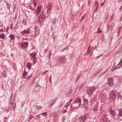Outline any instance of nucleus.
<instances>
[{"instance_id": "0e129e2a", "label": "nucleus", "mask_w": 122, "mask_h": 122, "mask_svg": "<svg viewBox=\"0 0 122 122\" xmlns=\"http://www.w3.org/2000/svg\"><path fill=\"white\" fill-rule=\"evenodd\" d=\"M120 20L121 21L122 20V16L120 18Z\"/></svg>"}, {"instance_id": "423d86ee", "label": "nucleus", "mask_w": 122, "mask_h": 122, "mask_svg": "<svg viewBox=\"0 0 122 122\" xmlns=\"http://www.w3.org/2000/svg\"><path fill=\"white\" fill-rule=\"evenodd\" d=\"M22 34H29L30 33V29H28L24 30H23L21 32Z\"/></svg>"}, {"instance_id": "1a4fd4ad", "label": "nucleus", "mask_w": 122, "mask_h": 122, "mask_svg": "<svg viewBox=\"0 0 122 122\" xmlns=\"http://www.w3.org/2000/svg\"><path fill=\"white\" fill-rule=\"evenodd\" d=\"M41 6L40 5L38 6L37 8V13L38 14L37 15H39V14H40V12H41Z\"/></svg>"}, {"instance_id": "49530a36", "label": "nucleus", "mask_w": 122, "mask_h": 122, "mask_svg": "<svg viewBox=\"0 0 122 122\" xmlns=\"http://www.w3.org/2000/svg\"><path fill=\"white\" fill-rule=\"evenodd\" d=\"M7 119V117H6L4 119V122H7V121H6V119Z\"/></svg>"}, {"instance_id": "774afa93", "label": "nucleus", "mask_w": 122, "mask_h": 122, "mask_svg": "<svg viewBox=\"0 0 122 122\" xmlns=\"http://www.w3.org/2000/svg\"><path fill=\"white\" fill-rule=\"evenodd\" d=\"M119 64H121V65L122 64V62H121V61H120Z\"/></svg>"}, {"instance_id": "2f4dec72", "label": "nucleus", "mask_w": 122, "mask_h": 122, "mask_svg": "<svg viewBox=\"0 0 122 122\" xmlns=\"http://www.w3.org/2000/svg\"><path fill=\"white\" fill-rule=\"evenodd\" d=\"M72 91V89H71L70 90L69 94L68 95V97H69V96L71 94V92Z\"/></svg>"}, {"instance_id": "3c124183", "label": "nucleus", "mask_w": 122, "mask_h": 122, "mask_svg": "<svg viewBox=\"0 0 122 122\" xmlns=\"http://www.w3.org/2000/svg\"><path fill=\"white\" fill-rule=\"evenodd\" d=\"M9 29V27H7V28L6 29V31H8Z\"/></svg>"}, {"instance_id": "5701e85b", "label": "nucleus", "mask_w": 122, "mask_h": 122, "mask_svg": "<svg viewBox=\"0 0 122 122\" xmlns=\"http://www.w3.org/2000/svg\"><path fill=\"white\" fill-rule=\"evenodd\" d=\"M90 47L89 46L88 47V49L87 50V52L86 53V54L87 55H88V54H89V53L90 52Z\"/></svg>"}, {"instance_id": "7c9ffc66", "label": "nucleus", "mask_w": 122, "mask_h": 122, "mask_svg": "<svg viewBox=\"0 0 122 122\" xmlns=\"http://www.w3.org/2000/svg\"><path fill=\"white\" fill-rule=\"evenodd\" d=\"M40 117L39 115H36L35 117L36 118V120L37 119H39L40 118Z\"/></svg>"}, {"instance_id": "13d9d810", "label": "nucleus", "mask_w": 122, "mask_h": 122, "mask_svg": "<svg viewBox=\"0 0 122 122\" xmlns=\"http://www.w3.org/2000/svg\"><path fill=\"white\" fill-rule=\"evenodd\" d=\"M107 27L108 30H109V27H110L109 25H108Z\"/></svg>"}, {"instance_id": "bb28decb", "label": "nucleus", "mask_w": 122, "mask_h": 122, "mask_svg": "<svg viewBox=\"0 0 122 122\" xmlns=\"http://www.w3.org/2000/svg\"><path fill=\"white\" fill-rule=\"evenodd\" d=\"M72 100H72V99H71V100H70V101H69V102H68V103H67V105H66V107H67V106H69V104L70 103H71V102L72 101Z\"/></svg>"}, {"instance_id": "e2e57ef3", "label": "nucleus", "mask_w": 122, "mask_h": 122, "mask_svg": "<svg viewBox=\"0 0 122 122\" xmlns=\"http://www.w3.org/2000/svg\"><path fill=\"white\" fill-rule=\"evenodd\" d=\"M93 48V47H92V50H94V49H95L96 48V46H95V48Z\"/></svg>"}, {"instance_id": "4be33fe9", "label": "nucleus", "mask_w": 122, "mask_h": 122, "mask_svg": "<svg viewBox=\"0 0 122 122\" xmlns=\"http://www.w3.org/2000/svg\"><path fill=\"white\" fill-rule=\"evenodd\" d=\"M27 74V72H26L25 70H24V71L23 72V78L24 77H25L26 76V75Z\"/></svg>"}, {"instance_id": "4d7b16f0", "label": "nucleus", "mask_w": 122, "mask_h": 122, "mask_svg": "<svg viewBox=\"0 0 122 122\" xmlns=\"http://www.w3.org/2000/svg\"><path fill=\"white\" fill-rule=\"evenodd\" d=\"M12 96H11L10 97V99H9V100H10L11 101H12Z\"/></svg>"}, {"instance_id": "09e8293b", "label": "nucleus", "mask_w": 122, "mask_h": 122, "mask_svg": "<svg viewBox=\"0 0 122 122\" xmlns=\"http://www.w3.org/2000/svg\"><path fill=\"white\" fill-rule=\"evenodd\" d=\"M29 7L31 10H34V9H33L32 8L31 6V5H29Z\"/></svg>"}, {"instance_id": "c756f323", "label": "nucleus", "mask_w": 122, "mask_h": 122, "mask_svg": "<svg viewBox=\"0 0 122 122\" xmlns=\"http://www.w3.org/2000/svg\"><path fill=\"white\" fill-rule=\"evenodd\" d=\"M0 10L2 11V12L3 13H4L5 12V10H3V8H2L1 9H0Z\"/></svg>"}, {"instance_id": "39448f33", "label": "nucleus", "mask_w": 122, "mask_h": 122, "mask_svg": "<svg viewBox=\"0 0 122 122\" xmlns=\"http://www.w3.org/2000/svg\"><path fill=\"white\" fill-rule=\"evenodd\" d=\"M28 43L25 42L23 43L21 45V47L24 49L28 47Z\"/></svg>"}, {"instance_id": "dca6fc26", "label": "nucleus", "mask_w": 122, "mask_h": 122, "mask_svg": "<svg viewBox=\"0 0 122 122\" xmlns=\"http://www.w3.org/2000/svg\"><path fill=\"white\" fill-rule=\"evenodd\" d=\"M33 118V116L32 115L30 114V115L28 119V121L29 122H30L31 120Z\"/></svg>"}, {"instance_id": "6e6552de", "label": "nucleus", "mask_w": 122, "mask_h": 122, "mask_svg": "<svg viewBox=\"0 0 122 122\" xmlns=\"http://www.w3.org/2000/svg\"><path fill=\"white\" fill-rule=\"evenodd\" d=\"M39 33V29L37 27L35 28V35L38 34Z\"/></svg>"}, {"instance_id": "680f3d73", "label": "nucleus", "mask_w": 122, "mask_h": 122, "mask_svg": "<svg viewBox=\"0 0 122 122\" xmlns=\"http://www.w3.org/2000/svg\"><path fill=\"white\" fill-rule=\"evenodd\" d=\"M13 27V25L12 24H11L10 25V29H11L12 28V27Z\"/></svg>"}, {"instance_id": "a211bd4d", "label": "nucleus", "mask_w": 122, "mask_h": 122, "mask_svg": "<svg viewBox=\"0 0 122 122\" xmlns=\"http://www.w3.org/2000/svg\"><path fill=\"white\" fill-rule=\"evenodd\" d=\"M5 36L3 33H2L0 34V38L3 39H4Z\"/></svg>"}, {"instance_id": "4468645a", "label": "nucleus", "mask_w": 122, "mask_h": 122, "mask_svg": "<svg viewBox=\"0 0 122 122\" xmlns=\"http://www.w3.org/2000/svg\"><path fill=\"white\" fill-rule=\"evenodd\" d=\"M85 84L84 83H83L82 84L81 86H77V87L76 88L77 89H78V90H80L81 89L82 87Z\"/></svg>"}, {"instance_id": "f704fd0d", "label": "nucleus", "mask_w": 122, "mask_h": 122, "mask_svg": "<svg viewBox=\"0 0 122 122\" xmlns=\"http://www.w3.org/2000/svg\"><path fill=\"white\" fill-rule=\"evenodd\" d=\"M34 5L35 7L37 5V4L36 3V2L35 0L33 2Z\"/></svg>"}, {"instance_id": "bf43d9fd", "label": "nucleus", "mask_w": 122, "mask_h": 122, "mask_svg": "<svg viewBox=\"0 0 122 122\" xmlns=\"http://www.w3.org/2000/svg\"><path fill=\"white\" fill-rule=\"evenodd\" d=\"M120 11L122 10V6H121L119 8Z\"/></svg>"}, {"instance_id": "c03bdc74", "label": "nucleus", "mask_w": 122, "mask_h": 122, "mask_svg": "<svg viewBox=\"0 0 122 122\" xmlns=\"http://www.w3.org/2000/svg\"><path fill=\"white\" fill-rule=\"evenodd\" d=\"M43 20L42 19H39V22L40 23H41L43 21H42Z\"/></svg>"}, {"instance_id": "20e7f679", "label": "nucleus", "mask_w": 122, "mask_h": 122, "mask_svg": "<svg viewBox=\"0 0 122 122\" xmlns=\"http://www.w3.org/2000/svg\"><path fill=\"white\" fill-rule=\"evenodd\" d=\"M102 118L104 122H106L108 120L107 118V116L106 115H103L102 116Z\"/></svg>"}, {"instance_id": "69168bd1", "label": "nucleus", "mask_w": 122, "mask_h": 122, "mask_svg": "<svg viewBox=\"0 0 122 122\" xmlns=\"http://www.w3.org/2000/svg\"><path fill=\"white\" fill-rule=\"evenodd\" d=\"M67 112V111L66 110H64V111L63 112L64 113H65V112Z\"/></svg>"}, {"instance_id": "72a5a7b5", "label": "nucleus", "mask_w": 122, "mask_h": 122, "mask_svg": "<svg viewBox=\"0 0 122 122\" xmlns=\"http://www.w3.org/2000/svg\"><path fill=\"white\" fill-rule=\"evenodd\" d=\"M51 50L49 52V55L48 56V58H50V57L51 56Z\"/></svg>"}, {"instance_id": "c85d7f7f", "label": "nucleus", "mask_w": 122, "mask_h": 122, "mask_svg": "<svg viewBox=\"0 0 122 122\" xmlns=\"http://www.w3.org/2000/svg\"><path fill=\"white\" fill-rule=\"evenodd\" d=\"M83 116V121H82V122H84L85 120V119L84 120V119H85L87 117V116L86 115H85L84 116Z\"/></svg>"}, {"instance_id": "a19ab883", "label": "nucleus", "mask_w": 122, "mask_h": 122, "mask_svg": "<svg viewBox=\"0 0 122 122\" xmlns=\"http://www.w3.org/2000/svg\"><path fill=\"white\" fill-rule=\"evenodd\" d=\"M50 10V9H47V11H46V13H47V15H48V13H49V10Z\"/></svg>"}, {"instance_id": "f3484780", "label": "nucleus", "mask_w": 122, "mask_h": 122, "mask_svg": "<svg viewBox=\"0 0 122 122\" xmlns=\"http://www.w3.org/2000/svg\"><path fill=\"white\" fill-rule=\"evenodd\" d=\"M31 64L30 63H28L27 65V67L29 69H30L31 67Z\"/></svg>"}, {"instance_id": "37998d69", "label": "nucleus", "mask_w": 122, "mask_h": 122, "mask_svg": "<svg viewBox=\"0 0 122 122\" xmlns=\"http://www.w3.org/2000/svg\"><path fill=\"white\" fill-rule=\"evenodd\" d=\"M88 102L87 100L86 99H85L84 100V102L85 103H87Z\"/></svg>"}, {"instance_id": "f03ea898", "label": "nucleus", "mask_w": 122, "mask_h": 122, "mask_svg": "<svg viewBox=\"0 0 122 122\" xmlns=\"http://www.w3.org/2000/svg\"><path fill=\"white\" fill-rule=\"evenodd\" d=\"M96 88L94 87H90L87 88V93L88 95L92 94Z\"/></svg>"}, {"instance_id": "f8f14e48", "label": "nucleus", "mask_w": 122, "mask_h": 122, "mask_svg": "<svg viewBox=\"0 0 122 122\" xmlns=\"http://www.w3.org/2000/svg\"><path fill=\"white\" fill-rule=\"evenodd\" d=\"M51 4L50 3H48V4L46 5V8L47 9H51Z\"/></svg>"}, {"instance_id": "9b49d317", "label": "nucleus", "mask_w": 122, "mask_h": 122, "mask_svg": "<svg viewBox=\"0 0 122 122\" xmlns=\"http://www.w3.org/2000/svg\"><path fill=\"white\" fill-rule=\"evenodd\" d=\"M45 17L44 15H43V14H40V16H39V19H41L43 20L45 18Z\"/></svg>"}, {"instance_id": "2eb2a0df", "label": "nucleus", "mask_w": 122, "mask_h": 122, "mask_svg": "<svg viewBox=\"0 0 122 122\" xmlns=\"http://www.w3.org/2000/svg\"><path fill=\"white\" fill-rule=\"evenodd\" d=\"M109 112L110 113V114L111 115H113L115 112V111L112 110V108H111L110 110V111H109Z\"/></svg>"}, {"instance_id": "c9c22d12", "label": "nucleus", "mask_w": 122, "mask_h": 122, "mask_svg": "<svg viewBox=\"0 0 122 122\" xmlns=\"http://www.w3.org/2000/svg\"><path fill=\"white\" fill-rule=\"evenodd\" d=\"M42 115L44 116H46L47 115V114L46 112H43L42 113Z\"/></svg>"}, {"instance_id": "79ce46f5", "label": "nucleus", "mask_w": 122, "mask_h": 122, "mask_svg": "<svg viewBox=\"0 0 122 122\" xmlns=\"http://www.w3.org/2000/svg\"><path fill=\"white\" fill-rule=\"evenodd\" d=\"M96 101V98L95 97H94L93 100H92V102H95Z\"/></svg>"}, {"instance_id": "ddd939ff", "label": "nucleus", "mask_w": 122, "mask_h": 122, "mask_svg": "<svg viewBox=\"0 0 122 122\" xmlns=\"http://www.w3.org/2000/svg\"><path fill=\"white\" fill-rule=\"evenodd\" d=\"M122 116V109L120 110L119 112V115H118V117H120Z\"/></svg>"}, {"instance_id": "a18cd8bd", "label": "nucleus", "mask_w": 122, "mask_h": 122, "mask_svg": "<svg viewBox=\"0 0 122 122\" xmlns=\"http://www.w3.org/2000/svg\"><path fill=\"white\" fill-rule=\"evenodd\" d=\"M108 81L109 82H113L112 80L111 79H108Z\"/></svg>"}, {"instance_id": "393cba45", "label": "nucleus", "mask_w": 122, "mask_h": 122, "mask_svg": "<svg viewBox=\"0 0 122 122\" xmlns=\"http://www.w3.org/2000/svg\"><path fill=\"white\" fill-rule=\"evenodd\" d=\"M10 39L12 40L14 38V36L13 35H11L9 36Z\"/></svg>"}, {"instance_id": "412c9836", "label": "nucleus", "mask_w": 122, "mask_h": 122, "mask_svg": "<svg viewBox=\"0 0 122 122\" xmlns=\"http://www.w3.org/2000/svg\"><path fill=\"white\" fill-rule=\"evenodd\" d=\"M113 84V82H109L107 84H107V85L110 86H111Z\"/></svg>"}, {"instance_id": "cd10ccee", "label": "nucleus", "mask_w": 122, "mask_h": 122, "mask_svg": "<svg viewBox=\"0 0 122 122\" xmlns=\"http://www.w3.org/2000/svg\"><path fill=\"white\" fill-rule=\"evenodd\" d=\"M5 71H4V73H3L2 75L3 77H4L5 78L6 77L7 75L6 73H5Z\"/></svg>"}, {"instance_id": "5fc2aeb1", "label": "nucleus", "mask_w": 122, "mask_h": 122, "mask_svg": "<svg viewBox=\"0 0 122 122\" xmlns=\"http://www.w3.org/2000/svg\"><path fill=\"white\" fill-rule=\"evenodd\" d=\"M105 3V2H104L102 3V4L101 5V6H103V5H104V4Z\"/></svg>"}, {"instance_id": "0eeeda50", "label": "nucleus", "mask_w": 122, "mask_h": 122, "mask_svg": "<svg viewBox=\"0 0 122 122\" xmlns=\"http://www.w3.org/2000/svg\"><path fill=\"white\" fill-rule=\"evenodd\" d=\"M15 101L14 100H13L12 102L11 103H10L9 104V107H8V108H9L8 109V110L9 111V109L11 107L12 108V107H13V106L14 105V103H15Z\"/></svg>"}, {"instance_id": "de8ad7c7", "label": "nucleus", "mask_w": 122, "mask_h": 122, "mask_svg": "<svg viewBox=\"0 0 122 122\" xmlns=\"http://www.w3.org/2000/svg\"><path fill=\"white\" fill-rule=\"evenodd\" d=\"M55 19H54V20H53L52 21L53 22H52V23H53V24H55Z\"/></svg>"}, {"instance_id": "603ef678", "label": "nucleus", "mask_w": 122, "mask_h": 122, "mask_svg": "<svg viewBox=\"0 0 122 122\" xmlns=\"http://www.w3.org/2000/svg\"><path fill=\"white\" fill-rule=\"evenodd\" d=\"M85 15H84L81 18V20H82L85 17Z\"/></svg>"}, {"instance_id": "6e6d98bb", "label": "nucleus", "mask_w": 122, "mask_h": 122, "mask_svg": "<svg viewBox=\"0 0 122 122\" xmlns=\"http://www.w3.org/2000/svg\"><path fill=\"white\" fill-rule=\"evenodd\" d=\"M120 28H118V34H119L120 32Z\"/></svg>"}, {"instance_id": "052dcab7", "label": "nucleus", "mask_w": 122, "mask_h": 122, "mask_svg": "<svg viewBox=\"0 0 122 122\" xmlns=\"http://www.w3.org/2000/svg\"><path fill=\"white\" fill-rule=\"evenodd\" d=\"M78 79H79V78H77L76 79V80L75 81V82H77V81Z\"/></svg>"}, {"instance_id": "4c0bfd02", "label": "nucleus", "mask_w": 122, "mask_h": 122, "mask_svg": "<svg viewBox=\"0 0 122 122\" xmlns=\"http://www.w3.org/2000/svg\"><path fill=\"white\" fill-rule=\"evenodd\" d=\"M98 6H99L98 4H97V6H96V11H97V10L98 8Z\"/></svg>"}, {"instance_id": "a878e982", "label": "nucleus", "mask_w": 122, "mask_h": 122, "mask_svg": "<svg viewBox=\"0 0 122 122\" xmlns=\"http://www.w3.org/2000/svg\"><path fill=\"white\" fill-rule=\"evenodd\" d=\"M83 117L82 116L79 118V122H81V120L83 119Z\"/></svg>"}, {"instance_id": "58836bf2", "label": "nucleus", "mask_w": 122, "mask_h": 122, "mask_svg": "<svg viewBox=\"0 0 122 122\" xmlns=\"http://www.w3.org/2000/svg\"><path fill=\"white\" fill-rule=\"evenodd\" d=\"M120 99L121 101H122V97L121 96L118 97V100Z\"/></svg>"}, {"instance_id": "e433bc0d", "label": "nucleus", "mask_w": 122, "mask_h": 122, "mask_svg": "<svg viewBox=\"0 0 122 122\" xmlns=\"http://www.w3.org/2000/svg\"><path fill=\"white\" fill-rule=\"evenodd\" d=\"M114 23H113L112 24V25L111 26V28L112 30H113V28H114Z\"/></svg>"}, {"instance_id": "ea45409f", "label": "nucleus", "mask_w": 122, "mask_h": 122, "mask_svg": "<svg viewBox=\"0 0 122 122\" xmlns=\"http://www.w3.org/2000/svg\"><path fill=\"white\" fill-rule=\"evenodd\" d=\"M66 119V117L65 116H63V118H62V120L63 122Z\"/></svg>"}, {"instance_id": "8fccbe9b", "label": "nucleus", "mask_w": 122, "mask_h": 122, "mask_svg": "<svg viewBox=\"0 0 122 122\" xmlns=\"http://www.w3.org/2000/svg\"><path fill=\"white\" fill-rule=\"evenodd\" d=\"M116 68H118V67H117V68H113V69H112V71H114L116 69Z\"/></svg>"}, {"instance_id": "9d476101", "label": "nucleus", "mask_w": 122, "mask_h": 122, "mask_svg": "<svg viewBox=\"0 0 122 122\" xmlns=\"http://www.w3.org/2000/svg\"><path fill=\"white\" fill-rule=\"evenodd\" d=\"M26 13L27 16L28 17H31L32 15V13L31 12L30 14L29 11L27 10H26Z\"/></svg>"}, {"instance_id": "aec40b11", "label": "nucleus", "mask_w": 122, "mask_h": 122, "mask_svg": "<svg viewBox=\"0 0 122 122\" xmlns=\"http://www.w3.org/2000/svg\"><path fill=\"white\" fill-rule=\"evenodd\" d=\"M31 56L34 59H35L36 58V54L35 53H32L31 54Z\"/></svg>"}, {"instance_id": "864d4df0", "label": "nucleus", "mask_w": 122, "mask_h": 122, "mask_svg": "<svg viewBox=\"0 0 122 122\" xmlns=\"http://www.w3.org/2000/svg\"><path fill=\"white\" fill-rule=\"evenodd\" d=\"M51 76L50 77V79H49V81L50 82H51Z\"/></svg>"}, {"instance_id": "b1692460", "label": "nucleus", "mask_w": 122, "mask_h": 122, "mask_svg": "<svg viewBox=\"0 0 122 122\" xmlns=\"http://www.w3.org/2000/svg\"><path fill=\"white\" fill-rule=\"evenodd\" d=\"M5 2H6L7 8L8 9H9L10 8V5L8 3H7L6 2V1H5Z\"/></svg>"}, {"instance_id": "f257e3e1", "label": "nucleus", "mask_w": 122, "mask_h": 122, "mask_svg": "<svg viewBox=\"0 0 122 122\" xmlns=\"http://www.w3.org/2000/svg\"><path fill=\"white\" fill-rule=\"evenodd\" d=\"M117 94L116 91H113L110 92L109 94V98L111 101H113L116 97Z\"/></svg>"}, {"instance_id": "6ab92c4d", "label": "nucleus", "mask_w": 122, "mask_h": 122, "mask_svg": "<svg viewBox=\"0 0 122 122\" xmlns=\"http://www.w3.org/2000/svg\"><path fill=\"white\" fill-rule=\"evenodd\" d=\"M27 20L26 19H24L22 22V23L24 25H25L27 23Z\"/></svg>"}, {"instance_id": "7ed1b4c3", "label": "nucleus", "mask_w": 122, "mask_h": 122, "mask_svg": "<svg viewBox=\"0 0 122 122\" xmlns=\"http://www.w3.org/2000/svg\"><path fill=\"white\" fill-rule=\"evenodd\" d=\"M76 103H78L79 105V106L81 104V101L80 99L77 98L75 99L74 101V104H75Z\"/></svg>"}, {"instance_id": "473e14b6", "label": "nucleus", "mask_w": 122, "mask_h": 122, "mask_svg": "<svg viewBox=\"0 0 122 122\" xmlns=\"http://www.w3.org/2000/svg\"><path fill=\"white\" fill-rule=\"evenodd\" d=\"M98 110V109L97 107H95L94 109V112L97 111Z\"/></svg>"}, {"instance_id": "338daca9", "label": "nucleus", "mask_w": 122, "mask_h": 122, "mask_svg": "<svg viewBox=\"0 0 122 122\" xmlns=\"http://www.w3.org/2000/svg\"><path fill=\"white\" fill-rule=\"evenodd\" d=\"M90 1H89L88 4V5H90Z\"/></svg>"}]
</instances>
